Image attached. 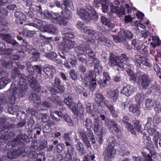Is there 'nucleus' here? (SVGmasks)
Segmentation results:
<instances>
[{"label":"nucleus","instance_id":"f257e3e1","mask_svg":"<svg viewBox=\"0 0 161 161\" xmlns=\"http://www.w3.org/2000/svg\"><path fill=\"white\" fill-rule=\"evenodd\" d=\"M11 137L9 133H7L2 135L0 137V147L8 151L7 154L8 158H16L21 154L27 152V150L23 144L17 145L9 142L6 144L7 140L10 138Z\"/></svg>","mask_w":161,"mask_h":161},{"label":"nucleus","instance_id":"f03ea898","mask_svg":"<svg viewBox=\"0 0 161 161\" xmlns=\"http://www.w3.org/2000/svg\"><path fill=\"white\" fill-rule=\"evenodd\" d=\"M18 77L20 79L19 82L17 84L19 87V91H26L27 90L28 86L26 84L27 80L30 83L31 87L33 90L35 91L41 90L40 84L33 76L30 75L26 77L23 74H19Z\"/></svg>","mask_w":161,"mask_h":161},{"label":"nucleus","instance_id":"7ed1b4c3","mask_svg":"<svg viewBox=\"0 0 161 161\" xmlns=\"http://www.w3.org/2000/svg\"><path fill=\"white\" fill-rule=\"evenodd\" d=\"M64 102L68 107L72 108L73 113L75 115L78 116L80 120H82L84 119V109L81 103H78L77 105V107L76 108H75V104L72 102V97L70 96H69L65 98Z\"/></svg>","mask_w":161,"mask_h":161},{"label":"nucleus","instance_id":"20e7f679","mask_svg":"<svg viewBox=\"0 0 161 161\" xmlns=\"http://www.w3.org/2000/svg\"><path fill=\"white\" fill-rule=\"evenodd\" d=\"M81 41L83 42L82 44L78 46L75 49L76 53H78V51L85 52L89 57V58L95 56L93 51L89 48L92 44L91 41L88 38L87 36H82L81 37Z\"/></svg>","mask_w":161,"mask_h":161},{"label":"nucleus","instance_id":"39448f33","mask_svg":"<svg viewBox=\"0 0 161 161\" xmlns=\"http://www.w3.org/2000/svg\"><path fill=\"white\" fill-rule=\"evenodd\" d=\"M108 142V144L104 151L103 155L105 158H114L116 154L114 147L116 142L115 138L113 137H109Z\"/></svg>","mask_w":161,"mask_h":161},{"label":"nucleus","instance_id":"423d86ee","mask_svg":"<svg viewBox=\"0 0 161 161\" xmlns=\"http://www.w3.org/2000/svg\"><path fill=\"white\" fill-rule=\"evenodd\" d=\"M71 131L64 133L62 136L63 140L64 141L66 146L67 147V154L71 157L75 156L76 153L72 146V139L71 136Z\"/></svg>","mask_w":161,"mask_h":161},{"label":"nucleus","instance_id":"0eeeda50","mask_svg":"<svg viewBox=\"0 0 161 161\" xmlns=\"http://www.w3.org/2000/svg\"><path fill=\"white\" fill-rule=\"evenodd\" d=\"M93 130L97 134H104L107 131L106 128L103 126L102 121L99 119V117H97L94 120Z\"/></svg>","mask_w":161,"mask_h":161},{"label":"nucleus","instance_id":"6e6552de","mask_svg":"<svg viewBox=\"0 0 161 161\" xmlns=\"http://www.w3.org/2000/svg\"><path fill=\"white\" fill-rule=\"evenodd\" d=\"M140 87L142 90H145L149 85L150 80L149 76L147 74H144L139 76L138 78Z\"/></svg>","mask_w":161,"mask_h":161},{"label":"nucleus","instance_id":"1a4fd4ad","mask_svg":"<svg viewBox=\"0 0 161 161\" xmlns=\"http://www.w3.org/2000/svg\"><path fill=\"white\" fill-rule=\"evenodd\" d=\"M38 109L37 108L34 107L33 108H29L26 110V113L23 111H19L17 114V116L21 114L20 119L23 120L25 119L29 114L33 116H36L38 114Z\"/></svg>","mask_w":161,"mask_h":161},{"label":"nucleus","instance_id":"9d476101","mask_svg":"<svg viewBox=\"0 0 161 161\" xmlns=\"http://www.w3.org/2000/svg\"><path fill=\"white\" fill-rule=\"evenodd\" d=\"M7 121L6 118L0 119V134L2 135L9 133L10 131L9 129L12 127L10 124H7Z\"/></svg>","mask_w":161,"mask_h":161},{"label":"nucleus","instance_id":"9b49d317","mask_svg":"<svg viewBox=\"0 0 161 161\" xmlns=\"http://www.w3.org/2000/svg\"><path fill=\"white\" fill-rule=\"evenodd\" d=\"M96 76L95 72L93 71H90L86 74V78L88 80V81L90 82V89L92 91L94 90L96 86L97 82L95 79Z\"/></svg>","mask_w":161,"mask_h":161},{"label":"nucleus","instance_id":"f8f14e48","mask_svg":"<svg viewBox=\"0 0 161 161\" xmlns=\"http://www.w3.org/2000/svg\"><path fill=\"white\" fill-rule=\"evenodd\" d=\"M75 42L70 39H65L61 43V48L62 50L67 53L70 49L73 48L75 46Z\"/></svg>","mask_w":161,"mask_h":161},{"label":"nucleus","instance_id":"ddd939ff","mask_svg":"<svg viewBox=\"0 0 161 161\" xmlns=\"http://www.w3.org/2000/svg\"><path fill=\"white\" fill-rule=\"evenodd\" d=\"M77 14L85 21H89L91 19V16L89 13L83 7L77 8Z\"/></svg>","mask_w":161,"mask_h":161},{"label":"nucleus","instance_id":"4468645a","mask_svg":"<svg viewBox=\"0 0 161 161\" xmlns=\"http://www.w3.org/2000/svg\"><path fill=\"white\" fill-rule=\"evenodd\" d=\"M135 61L140 64H141L148 68L152 66V64L150 60L145 57L140 55H136L135 56Z\"/></svg>","mask_w":161,"mask_h":161},{"label":"nucleus","instance_id":"2eb2a0df","mask_svg":"<svg viewBox=\"0 0 161 161\" xmlns=\"http://www.w3.org/2000/svg\"><path fill=\"white\" fill-rule=\"evenodd\" d=\"M0 61L2 65L5 68L8 69L13 68V62L6 58L4 55H0Z\"/></svg>","mask_w":161,"mask_h":161},{"label":"nucleus","instance_id":"dca6fc26","mask_svg":"<svg viewBox=\"0 0 161 161\" xmlns=\"http://www.w3.org/2000/svg\"><path fill=\"white\" fill-rule=\"evenodd\" d=\"M5 74L3 68L0 67V89L4 87L10 81V79L8 77H4L2 76V74Z\"/></svg>","mask_w":161,"mask_h":161},{"label":"nucleus","instance_id":"f3484780","mask_svg":"<svg viewBox=\"0 0 161 161\" xmlns=\"http://www.w3.org/2000/svg\"><path fill=\"white\" fill-rule=\"evenodd\" d=\"M42 27L44 28V31L45 32L54 34L58 33V29L53 25H50L44 22L43 24Z\"/></svg>","mask_w":161,"mask_h":161},{"label":"nucleus","instance_id":"a211bd4d","mask_svg":"<svg viewBox=\"0 0 161 161\" xmlns=\"http://www.w3.org/2000/svg\"><path fill=\"white\" fill-rule=\"evenodd\" d=\"M109 63L110 65L111 66H116L121 68L124 67L122 62L116 57H111L109 60Z\"/></svg>","mask_w":161,"mask_h":161},{"label":"nucleus","instance_id":"6ab92c4d","mask_svg":"<svg viewBox=\"0 0 161 161\" xmlns=\"http://www.w3.org/2000/svg\"><path fill=\"white\" fill-rule=\"evenodd\" d=\"M89 36L93 40H97L101 42L106 40V38L103 36L101 33L93 30H92V31Z\"/></svg>","mask_w":161,"mask_h":161},{"label":"nucleus","instance_id":"aec40b11","mask_svg":"<svg viewBox=\"0 0 161 161\" xmlns=\"http://www.w3.org/2000/svg\"><path fill=\"white\" fill-rule=\"evenodd\" d=\"M142 154L144 158L143 160L141 157L134 156L133 157V161H153L152 155L147 154L143 152H142Z\"/></svg>","mask_w":161,"mask_h":161},{"label":"nucleus","instance_id":"412c9836","mask_svg":"<svg viewBox=\"0 0 161 161\" xmlns=\"http://www.w3.org/2000/svg\"><path fill=\"white\" fill-rule=\"evenodd\" d=\"M39 92L36 91L35 92L32 93L29 97V99L31 102L36 103L38 105L41 102L40 93Z\"/></svg>","mask_w":161,"mask_h":161},{"label":"nucleus","instance_id":"4be33fe9","mask_svg":"<svg viewBox=\"0 0 161 161\" xmlns=\"http://www.w3.org/2000/svg\"><path fill=\"white\" fill-rule=\"evenodd\" d=\"M79 133L80 137L85 145L87 147H91V144L87 136L86 132L84 131V129L80 130Z\"/></svg>","mask_w":161,"mask_h":161},{"label":"nucleus","instance_id":"5701e85b","mask_svg":"<svg viewBox=\"0 0 161 161\" xmlns=\"http://www.w3.org/2000/svg\"><path fill=\"white\" fill-rule=\"evenodd\" d=\"M122 121L124 125L128 130L131 131L133 134H135L136 132L133 130V126L129 122V117L127 116H124Z\"/></svg>","mask_w":161,"mask_h":161},{"label":"nucleus","instance_id":"b1692460","mask_svg":"<svg viewBox=\"0 0 161 161\" xmlns=\"http://www.w3.org/2000/svg\"><path fill=\"white\" fill-rule=\"evenodd\" d=\"M140 108V104L139 103H138L136 105L130 106L129 107V109L130 112L136 115H139L141 114Z\"/></svg>","mask_w":161,"mask_h":161},{"label":"nucleus","instance_id":"393cba45","mask_svg":"<svg viewBox=\"0 0 161 161\" xmlns=\"http://www.w3.org/2000/svg\"><path fill=\"white\" fill-rule=\"evenodd\" d=\"M25 91H13V94L11 96V100H9V101L12 103V101H14L16 100V99L19 97H23L25 94ZM6 97H8L6 96ZM10 99V98L8 97ZM9 101L8 102H9Z\"/></svg>","mask_w":161,"mask_h":161},{"label":"nucleus","instance_id":"a878e982","mask_svg":"<svg viewBox=\"0 0 161 161\" xmlns=\"http://www.w3.org/2000/svg\"><path fill=\"white\" fill-rule=\"evenodd\" d=\"M43 71L45 74L50 79H53L54 77V74L55 70L52 66L44 67Z\"/></svg>","mask_w":161,"mask_h":161},{"label":"nucleus","instance_id":"bb28decb","mask_svg":"<svg viewBox=\"0 0 161 161\" xmlns=\"http://www.w3.org/2000/svg\"><path fill=\"white\" fill-rule=\"evenodd\" d=\"M112 9L113 10L112 13L116 14L119 17L125 14V9L123 6H121L120 8L119 6H116L115 8H113Z\"/></svg>","mask_w":161,"mask_h":161},{"label":"nucleus","instance_id":"cd10ccee","mask_svg":"<svg viewBox=\"0 0 161 161\" xmlns=\"http://www.w3.org/2000/svg\"><path fill=\"white\" fill-rule=\"evenodd\" d=\"M95 56L89 58H88V61L90 62V63L91 64H93L95 65V68L99 69H101V66L99 64V61L95 58Z\"/></svg>","mask_w":161,"mask_h":161},{"label":"nucleus","instance_id":"c85d7f7f","mask_svg":"<svg viewBox=\"0 0 161 161\" xmlns=\"http://www.w3.org/2000/svg\"><path fill=\"white\" fill-rule=\"evenodd\" d=\"M101 20L103 24L107 26L108 27L113 28L115 26V24L111 23L109 20L108 19L104 16L101 17Z\"/></svg>","mask_w":161,"mask_h":161},{"label":"nucleus","instance_id":"c756f323","mask_svg":"<svg viewBox=\"0 0 161 161\" xmlns=\"http://www.w3.org/2000/svg\"><path fill=\"white\" fill-rule=\"evenodd\" d=\"M25 29L30 32H36V28H38L35 23H31L24 25Z\"/></svg>","mask_w":161,"mask_h":161},{"label":"nucleus","instance_id":"7c9ffc66","mask_svg":"<svg viewBox=\"0 0 161 161\" xmlns=\"http://www.w3.org/2000/svg\"><path fill=\"white\" fill-rule=\"evenodd\" d=\"M83 124L85 128L87 130H90L93 126V122L92 119L90 118H86L83 122Z\"/></svg>","mask_w":161,"mask_h":161},{"label":"nucleus","instance_id":"2f4dec72","mask_svg":"<svg viewBox=\"0 0 161 161\" xmlns=\"http://www.w3.org/2000/svg\"><path fill=\"white\" fill-rule=\"evenodd\" d=\"M77 64V61L75 59L72 58H68L64 63V65L68 69H70L72 67L75 66Z\"/></svg>","mask_w":161,"mask_h":161},{"label":"nucleus","instance_id":"473e14b6","mask_svg":"<svg viewBox=\"0 0 161 161\" xmlns=\"http://www.w3.org/2000/svg\"><path fill=\"white\" fill-rule=\"evenodd\" d=\"M148 41L151 42V45H153L154 47H155L157 45H160V41L158 38L156 37L150 36L148 39Z\"/></svg>","mask_w":161,"mask_h":161},{"label":"nucleus","instance_id":"72a5a7b5","mask_svg":"<svg viewBox=\"0 0 161 161\" xmlns=\"http://www.w3.org/2000/svg\"><path fill=\"white\" fill-rule=\"evenodd\" d=\"M86 105V112L92 114V116L93 117L94 116V114H93V113L95 112V110L93 105H92L91 104L87 102H86L85 103Z\"/></svg>","mask_w":161,"mask_h":161},{"label":"nucleus","instance_id":"f704fd0d","mask_svg":"<svg viewBox=\"0 0 161 161\" xmlns=\"http://www.w3.org/2000/svg\"><path fill=\"white\" fill-rule=\"evenodd\" d=\"M116 122L113 119H106L105 120V125L110 130L112 129L114 126L116 125Z\"/></svg>","mask_w":161,"mask_h":161},{"label":"nucleus","instance_id":"c9c22d12","mask_svg":"<svg viewBox=\"0 0 161 161\" xmlns=\"http://www.w3.org/2000/svg\"><path fill=\"white\" fill-rule=\"evenodd\" d=\"M77 151H78V153L80 155H83L85 151L83 145L81 142H79L75 145Z\"/></svg>","mask_w":161,"mask_h":161},{"label":"nucleus","instance_id":"e433bc0d","mask_svg":"<svg viewBox=\"0 0 161 161\" xmlns=\"http://www.w3.org/2000/svg\"><path fill=\"white\" fill-rule=\"evenodd\" d=\"M61 14L66 19H69L72 16L71 12L69 10H63L61 12Z\"/></svg>","mask_w":161,"mask_h":161},{"label":"nucleus","instance_id":"4c0bfd02","mask_svg":"<svg viewBox=\"0 0 161 161\" xmlns=\"http://www.w3.org/2000/svg\"><path fill=\"white\" fill-rule=\"evenodd\" d=\"M61 4V8L63 10H67L68 7L72 6V3L71 1L69 0H64Z\"/></svg>","mask_w":161,"mask_h":161},{"label":"nucleus","instance_id":"58836bf2","mask_svg":"<svg viewBox=\"0 0 161 161\" xmlns=\"http://www.w3.org/2000/svg\"><path fill=\"white\" fill-rule=\"evenodd\" d=\"M145 107L148 110H151L154 105V102L150 98L147 99L145 101Z\"/></svg>","mask_w":161,"mask_h":161},{"label":"nucleus","instance_id":"ea45409f","mask_svg":"<svg viewBox=\"0 0 161 161\" xmlns=\"http://www.w3.org/2000/svg\"><path fill=\"white\" fill-rule=\"evenodd\" d=\"M19 107L18 106L10 105L9 106L8 110L10 114L14 115L19 112Z\"/></svg>","mask_w":161,"mask_h":161},{"label":"nucleus","instance_id":"a19ab883","mask_svg":"<svg viewBox=\"0 0 161 161\" xmlns=\"http://www.w3.org/2000/svg\"><path fill=\"white\" fill-rule=\"evenodd\" d=\"M25 64L26 66L27 70L29 73V75L28 76L31 75L32 76V75L34 73V66H33L30 62H26L25 63Z\"/></svg>","mask_w":161,"mask_h":161},{"label":"nucleus","instance_id":"79ce46f5","mask_svg":"<svg viewBox=\"0 0 161 161\" xmlns=\"http://www.w3.org/2000/svg\"><path fill=\"white\" fill-rule=\"evenodd\" d=\"M147 132L148 134L151 136H153L154 137H159L160 136V133L156 132V129L155 128H150L147 129Z\"/></svg>","mask_w":161,"mask_h":161},{"label":"nucleus","instance_id":"37998d69","mask_svg":"<svg viewBox=\"0 0 161 161\" xmlns=\"http://www.w3.org/2000/svg\"><path fill=\"white\" fill-rule=\"evenodd\" d=\"M10 98L6 96H2L0 97V113L3 110V108L1 106L3 104H5L6 103H8L9 102Z\"/></svg>","mask_w":161,"mask_h":161},{"label":"nucleus","instance_id":"c03bdc74","mask_svg":"<svg viewBox=\"0 0 161 161\" xmlns=\"http://www.w3.org/2000/svg\"><path fill=\"white\" fill-rule=\"evenodd\" d=\"M65 147V145L63 144L59 143L57 145L54 147V152L56 154L60 153L62 152Z\"/></svg>","mask_w":161,"mask_h":161},{"label":"nucleus","instance_id":"a18cd8bd","mask_svg":"<svg viewBox=\"0 0 161 161\" xmlns=\"http://www.w3.org/2000/svg\"><path fill=\"white\" fill-rule=\"evenodd\" d=\"M118 91H108L107 93V96L110 98H113L115 100L118 97Z\"/></svg>","mask_w":161,"mask_h":161},{"label":"nucleus","instance_id":"49530a36","mask_svg":"<svg viewBox=\"0 0 161 161\" xmlns=\"http://www.w3.org/2000/svg\"><path fill=\"white\" fill-rule=\"evenodd\" d=\"M126 72L128 76L130 77V80L135 81L136 80V75L130 69H127Z\"/></svg>","mask_w":161,"mask_h":161},{"label":"nucleus","instance_id":"de8ad7c7","mask_svg":"<svg viewBox=\"0 0 161 161\" xmlns=\"http://www.w3.org/2000/svg\"><path fill=\"white\" fill-rule=\"evenodd\" d=\"M153 126H156L161 123V117L158 115H154L153 117Z\"/></svg>","mask_w":161,"mask_h":161},{"label":"nucleus","instance_id":"09e8293b","mask_svg":"<svg viewBox=\"0 0 161 161\" xmlns=\"http://www.w3.org/2000/svg\"><path fill=\"white\" fill-rule=\"evenodd\" d=\"M17 140L20 142L22 141L28 142H29V139L27 136L25 134H20L18 135L17 137Z\"/></svg>","mask_w":161,"mask_h":161},{"label":"nucleus","instance_id":"8fccbe9b","mask_svg":"<svg viewBox=\"0 0 161 161\" xmlns=\"http://www.w3.org/2000/svg\"><path fill=\"white\" fill-rule=\"evenodd\" d=\"M107 107L113 116L115 118L118 117V114L116 112L113 105L110 104L109 105H107Z\"/></svg>","mask_w":161,"mask_h":161},{"label":"nucleus","instance_id":"3c124183","mask_svg":"<svg viewBox=\"0 0 161 161\" xmlns=\"http://www.w3.org/2000/svg\"><path fill=\"white\" fill-rule=\"evenodd\" d=\"M137 50L138 52H140L142 54L147 55L148 54L147 48L143 46V44L141 45Z\"/></svg>","mask_w":161,"mask_h":161},{"label":"nucleus","instance_id":"603ef678","mask_svg":"<svg viewBox=\"0 0 161 161\" xmlns=\"http://www.w3.org/2000/svg\"><path fill=\"white\" fill-rule=\"evenodd\" d=\"M95 99L97 103L100 104L101 102H103L104 98L102 95L96 93L95 94Z\"/></svg>","mask_w":161,"mask_h":161},{"label":"nucleus","instance_id":"864d4df0","mask_svg":"<svg viewBox=\"0 0 161 161\" xmlns=\"http://www.w3.org/2000/svg\"><path fill=\"white\" fill-rule=\"evenodd\" d=\"M8 24L7 21L4 22L2 21L0 24V31H6L8 30V28L7 25Z\"/></svg>","mask_w":161,"mask_h":161},{"label":"nucleus","instance_id":"5fc2aeb1","mask_svg":"<svg viewBox=\"0 0 161 161\" xmlns=\"http://www.w3.org/2000/svg\"><path fill=\"white\" fill-rule=\"evenodd\" d=\"M81 51H78L79 53H78V59L80 62L83 63L86 61V55L82 53H80Z\"/></svg>","mask_w":161,"mask_h":161},{"label":"nucleus","instance_id":"6e6d98bb","mask_svg":"<svg viewBox=\"0 0 161 161\" xmlns=\"http://www.w3.org/2000/svg\"><path fill=\"white\" fill-rule=\"evenodd\" d=\"M134 127L138 131H140L142 129V125L140 124L139 121L134 120L133 121Z\"/></svg>","mask_w":161,"mask_h":161},{"label":"nucleus","instance_id":"4d7b16f0","mask_svg":"<svg viewBox=\"0 0 161 161\" xmlns=\"http://www.w3.org/2000/svg\"><path fill=\"white\" fill-rule=\"evenodd\" d=\"M143 142L145 145L149 146L151 143V139L150 137L146 134H144L143 136Z\"/></svg>","mask_w":161,"mask_h":161},{"label":"nucleus","instance_id":"13d9d810","mask_svg":"<svg viewBox=\"0 0 161 161\" xmlns=\"http://www.w3.org/2000/svg\"><path fill=\"white\" fill-rule=\"evenodd\" d=\"M50 15L52 19L54 20L53 21V22H57V20L61 16L60 14L53 12L50 13Z\"/></svg>","mask_w":161,"mask_h":161},{"label":"nucleus","instance_id":"bf43d9fd","mask_svg":"<svg viewBox=\"0 0 161 161\" xmlns=\"http://www.w3.org/2000/svg\"><path fill=\"white\" fill-rule=\"evenodd\" d=\"M143 43L141 42L139 40H137L136 39H133L131 42L132 45L134 46L136 50L138 49L139 47Z\"/></svg>","mask_w":161,"mask_h":161},{"label":"nucleus","instance_id":"052dcab7","mask_svg":"<svg viewBox=\"0 0 161 161\" xmlns=\"http://www.w3.org/2000/svg\"><path fill=\"white\" fill-rule=\"evenodd\" d=\"M118 35L119 38V41L121 42L126 39L125 31L123 30L120 31L118 33Z\"/></svg>","mask_w":161,"mask_h":161},{"label":"nucleus","instance_id":"680f3d73","mask_svg":"<svg viewBox=\"0 0 161 161\" xmlns=\"http://www.w3.org/2000/svg\"><path fill=\"white\" fill-rule=\"evenodd\" d=\"M63 118L64 120L67 123L68 125L70 126H74L73 122L71 120L70 117L67 115H65Z\"/></svg>","mask_w":161,"mask_h":161},{"label":"nucleus","instance_id":"e2e57ef3","mask_svg":"<svg viewBox=\"0 0 161 161\" xmlns=\"http://www.w3.org/2000/svg\"><path fill=\"white\" fill-rule=\"evenodd\" d=\"M154 69L156 72V74L159 77L160 79H161V69L157 64H154Z\"/></svg>","mask_w":161,"mask_h":161},{"label":"nucleus","instance_id":"0e129e2a","mask_svg":"<svg viewBox=\"0 0 161 161\" xmlns=\"http://www.w3.org/2000/svg\"><path fill=\"white\" fill-rule=\"evenodd\" d=\"M41 121L43 123H46L49 120V117L46 113H41Z\"/></svg>","mask_w":161,"mask_h":161},{"label":"nucleus","instance_id":"69168bd1","mask_svg":"<svg viewBox=\"0 0 161 161\" xmlns=\"http://www.w3.org/2000/svg\"><path fill=\"white\" fill-rule=\"evenodd\" d=\"M92 30L89 27L83 26L81 28V31L82 32L88 34L89 36Z\"/></svg>","mask_w":161,"mask_h":161},{"label":"nucleus","instance_id":"338daca9","mask_svg":"<svg viewBox=\"0 0 161 161\" xmlns=\"http://www.w3.org/2000/svg\"><path fill=\"white\" fill-rule=\"evenodd\" d=\"M2 53L3 54V55H4L6 57L5 55H9L12 53L13 52V49L12 48H8L2 49L1 51Z\"/></svg>","mask_w":161,"mask_h":161},{"label":"nucleus","instance_id":"774afa93","mask_svg":"<svg viewBox=\"0 0 161 161\" xmlns=\"http://www.w3.org/2000/svg\"><path fill=\"white\" fill-rule=\"evenodd\" d=\"M57 55V54L55 52H52L46 54V57L49 59L53 61L54 59Z\"/></svg>","mask_w":161,"mask_h":161}]
</instances>
